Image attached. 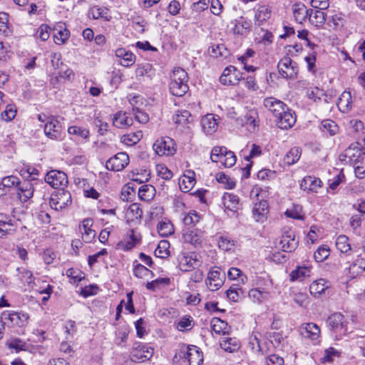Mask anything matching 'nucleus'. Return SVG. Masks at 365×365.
Segmentation results:
<instances>
[{"label":"nucleus","mask_w":365,"mask_h":365,"mask_svg":"<svg viewBox=\"0 0 365 365\" xmlns=\"http://www.w3.org/2000/svg\"><path fill=\"white\" fill-rule=\"evenodd\" d=\"M17 190L20 200L23 202H26L33 197L34 187L31 181L24 180L22 182H20Z\"/></svg>","instance_id":"obj_25"},{"label":"nucleus","mask_w":365,"mask_h":365,"mask_svg":"<svg viewBox=\"0 0 365 365\" xmlns=\"http://www.w3.org/2000/svg\"><path fill=\"white\" fill-rule=\"evenodd\" d=\"M310 268L306 266L297 267L289 274L292 282H302L310 276Z\"/></svg>","instance_id":"obj_37"},{"label":"nucleus","mask_w":365,"mask_h":365,"mask_svg":"<svg viewBox=\"0 0 365 365\" xmlns=\"http://www.w3.org/2000/svg\"><path fill=\"white\" fill-rule=\"evenodd\" d=\"M182 237L185 242L190 243L195 247L202 243L201 236L196 231L190 228L183 230Z\"/></svg>","instance_id":"obj_38"},{"label":"nucleus","mask_w":365,"mask_h":365,"mask_svg":"<svg viewBox=\"0 0 365 365\" xmlns=\"http://www.w3.org/2000/svg\"><path fill=\"white\" fill-rule=\"evenodd\" d=\"M182 359L188 363V365H201L203 361L202 352L198 347L194 345H182L174 359Z\"/></svg>","instance_id":"obj_1"},{"label":"nucleus","mask_w":365,"mask_h":365,"mask_svg":"<svg viewBox=\"0 0 365 365\" xmlns=\"http://www.w3.org/2000/svg\"><path fill=\"white\" fill-rule=\"evenodd\" d=\"M258 113L256 110H249L245 115V122L247 125L252 126L253 129L257 126V119Z\"/></svg>","instance_id":"obj_63"},{"label":"nucleus","mask_w":365,"mask_h":365,"mask_svg":"<svg viewBox=\"0 0 365 365\" xmlns=\"http://www.w3.org/2000/svg\"><path fill=\"white\" fill-rule=\"evenodd\" d=\"M225 293L230 300L232 302H237L240 298V295L242 294V291L237 284H232Z\"/></svg>","instance_id":"obj_57"},{"label":"nucleus","mask_w":365,"mask_h":365,"mask_svg":"<svg viewBox=\"0 0 365 365\" xmlns=\"http://www.w3.org/2000/svg\"><path fill=\"white\" fill-rule=\"evenodd\" d=\"M61 123L53 116L44 125L45 135L51 140H58L61 135Z\"/></svg>","instance_id":"obj_15"},{"label":"nucleus","mask_w":365,"mask_h":365,"mask_svg":"<svg viewBox=\"0 0 365 365\" xmlns=\"http://www.w3.org/2000/svg\"><path fill=\"white\" fill-rule=\"evenodd\" d=\"M210 159L225 168L233 166L237 160L235 153L223 146H215L212 149Z\"/></svg>","instance_id":"obj_2"},{"label":"nucleus","mask_w":365,"mask_h":365,"mask_svg":"<svg viewBox=\"0 0 365 365\" xmlns=\"http://www.w3.org/2000/svg\"><path fill=\"white\" fill-rule=\"evenodd\" d=\"M133 123L132 118L127 116L125 113L119 112L114 115L113 124L118 128H125Z\"/></svg>","instance_id":"obj_36"},{"label":"nucleus","mask_w":365,"mask_h":365,"mask_svg":"<svg viewBox=\"0 0 365 365\" xmlns=\"http://www.w3.org/2000/svg\"><path fill=\"white\" fill-rule=\"evenodd\" d=\"M224 278L225 273L222 274L218 269H210L207 274L206 284L210 290H217L222 286Z\"/></svg>","instance_id":"obj_14"},{"label":"nucleus","mask_w":365,"mask_h":365,"mask_svg":"<svg viewBox=\"0 0 365 365\" xmlns=\"http://www.w3.org/2000/svg\"><path fill=\"white\" fill-rule=\"evenodd\" d=\"M195 173L192 171H188L187 175H183L179 179V186L180 190L187 192L190 191L195 184Z\"/></svg>","instance_id":"obj_31"},{"label":"nucleus","mask_w":365,"mask_h":365,"mask_svg":"<svg viewBox=\"0 0 365 365\" xmlns=\"http://www.w3.org/2000/svg\"><path fill=\"white\" fill-rule=\"evenodd\" d=\"M308 16L312 24L317 27H321L326 21L327 15L324 10L317 9L315 11L310 9Z\"/></svg>","instance_id":"obj_34"},{"label":"nucleus","mask_w":365,"mask_h":365,"mask_svg":"<svg viewBox=\"0 0 365 365\" xmlns=\"http://www.w3.org/2000/svg\"><path fill=\"white\" fill-rule=\"evenodd\" d=\"M173 120L177 127L180 129L190 128L194 121L191 113L187 110H178L173 116Z\"/></svg>","instance_id":"obj_16"},{"label":"nucleus","mask_w":365,"mask_h":365,"mask_svg":"<svg viewBox=\"0 0 365 365\" xmlns=\"http://www.w3.org/2000/svg\"><path fill=\"white\" fill-rule=\"evenodd\" d=\"M212 329L218 334L228 333L229 327L226 322L217 317H214L210 321Z\"/></svg>","instance_id":"obj_42"},{"label":"nucleus","mask_w":365,"mask_h":365,"mask_svg":"<svg viewBox=\"0 0 365 365\" xmlns=\"http://www.w3.org/2000/svg\"><path fill=\"white\" fill-rule=\"evenodd\" d=\"M188 76L187 72L181 68H175L173 71L170 81L187 83Z\"/></svg>","instance_id":"obj_54"},{"label":"nucleus","mask_w":365,"mask_h":365,"mask_svg":"<svg viewBox=\"0 0 365 365\" xmlns=\"http://www.w3.org/2000/svg\"><path fill=\"white\" fill-rule=\"evenodd\" d=\"M208 52L211 56L215 58H226L229 55V51L223 44L212 45L209 48Z\"/></svg>","instance_id":"obj_48"},{"label":"nucleus","mask_w":365,"mask_h":365,"mask_svg":"<svg viewBox=\"0 0 365 365\" xmlns=\"http://www.w3.org/2000/svg\"><path fill=\"white\" fill-rule=\"evenodd\" d=\"M337 106L342 113H348L352 109L353 101L351 92L344 91L339 96Z\"/></svg>","instance_id":"obj_27"},{"label":"nucleus","mask_w":365,"mask_h":365,"mask_svg":"<svg viewBox=\"0 0 365 365\" xmlns=\"http://www.w3.org/2000/svg\"><path fill=\"white\" fill-rule=\"evenodd\" d=\"M346 22V16L341 13H337L331 16L328 24L333 26L334 29H340L344 27Z\"/></svg>","instance_id":"obj_47"},{"label":"nucleus","mask_w":365,"mask_h":365,"mask_svg":"<svg viewBox=\"0 0 365 365\" xmlns=\"http://www.w3.org/2000/svg\"><path fill=\"white\" fill-rule=\"evenodd\" d=\"M142 132L138 131L127 135H123L121 137V142L127 145H133L136 144L142 138Z\"/></svg>","instance_id":"obj_52"},{"label":"nucleus","mask_w":365,"mask_h":365,"mask_svg":"<svg viewBox=\"0 0 365 365\" xmlns=\"http://www.w3.org/2000/svg\"><path fill=\"white\" fill-rule=\"evenodd\" d=\"M170 284V279L168 277L158 278L146 284V288L149 290L155 291L162 287L168 286Z\"/></svg>","instance_id":"obj_51"},{"label":"nucleus","mask_w":365,"mask_h":365,"mask_svg":"<svg viewBox=\"0 0 365 365\" xmlns=\"http://www.w3.org/2000/svg\"><path fill=\"white\" fill-rule=\"evenodd\" d=\"M116 58L120 59L119 63L125 67H129L135 62V56L124 48H119L115 52Z\"/></svg>","instance_id":"obj_26"},{"label":"nucleus","mask_w":365,"mask_h":365,"mask_svg":"<svg viewBox=\"0 0 365 365\" xmlns=\"http://www.w3.org/2000/svg\"><path fill=\"white\" fill-rule=\"evenodd\" d=\"M272 11L268 6H260L255 14V24L261 26L271 17Z\"/></svg>","instance_id":"obj_30"},{"label":"nucleus","mask_w":365,"mask_h":365,"mask_svg":"<svg viewBox=\"0 0 365 365\" xmlns=\"http://www.w3.org/2000/svg\"><path fill=\"white\" fill-rule=\"evenodd\" d=\"M240 73L232 66L227 67L220 78V81L223 85H235L240 81Z\"/></svg>","instance_id":"obj_19"},{"label":"nucleus","mask_w":365,"mask_h":365,"mask_svg":"<svg viewBox=\"0 0 365 365\" xmlns=\"http://www.w3.org/2000/svg\"><path fill=\"white\" fill-rule=\"evenodd\" d=\"M45 181L53 188L63 187L68 182L66 174L56 170L48 172L45 177Z\"/></svg>","instance_id":"obj_9"},{"label":"nucleus","mask_w":365,"mask_h":365,"mask_svg":"<svg viewBox=\"0 0 365 365\" xmlns=\"http://www.w3.org/2000/svg\"><path fill=\"white\" fill-rule=\"evenodd\" d=\"M16 270L18 272V277L23 283L31 284L34 282V277L31 270L25 267H19Z\"/></svg>","instance_id":"obj_50"},{"label":"nucleus","mask_w":365,"mask_h":365,"mask_svg":"<svg viewBox=\"0 0 365 365\" xmlns=\"http://www.w3.org/2000/svg\"><path fill=\"white\" fill-rule=\"evenodd\" d=\"M264 106L269 110L275 117L279 115L281 112H283L287 106L282 101L273 98L268 97L264 100Z\"/></svg>","instance_id":"obj_24"},{"label":"nucleus","mask_w":365,"mask_h":365,"mask_svg":"<svg viewBox=\"0 0 365 365\" xmlns=\"http://www.w3.org/2000/svg\"><path fill=\"white\" fill-rule=\"evenodd\" d=\"M227 276L230 279H239L241 284H244L247 281V276L242 274V272L236 267H231L227 272Z\"/></svg>","instance_id":"obj_58"},{"label":"nucleus","mask_w":365,"mask_h":365,"mask_svg":"<svg viewBox=\"0 0 365 365\" xmlns=\"http://www.w3.org/2000/svg\"><path fill=\"white\" fill-rule=\"evenodd\" d=\"M322 186V180L317 177L305 176L300 183V188L307 192H318V190Z\"/></svg>","instance_id":"obj_17"},{"label":"nucleus","mask_w":365,"mask_h":365,"mask_svg":"<svg viewBox=\"0 0 365 365\" xmlns=\"http://www.w3.org/2000/svg\"><path fill=\"white\" fill-rule=\"evenodd\" d=\"M336 247L341 252L346 253L351 250L349 238L345 235H339L336 238Z\"/></svg>","instance_id":"obj_56"},{"label":"nucleus","mask_w":365,"mask_h":365,"mask_svg":"<svg viewBox=\"0 0 365 365\" xmlns=\"http://www.w3.org/2000/svg\"><path fill=\"white\" fill-rule=\"evenodd\" d=\"M220 346L225 351L232 353L237 351L240 347V344L237 339L227 337L220 341Z\"/></svg>","instance_id":"obj_44"},{"label":"nucleus","mask_w":365,"mask_h":365,"mask_svg":"<svg viewBox=\"0 0 365 365\" xmlns=\"http://www.w3.org/2000/svg\"><path fill=\"white\" fill-rule=\"evenodd\" d=\"M268 212V203L265 200L255 204L252 209L253 217L257 222H263Z\"/></svg>","instance_id":"obj_29"},{"label":"nucleus","mask_w":365,"mask_h":365,"mask_svg":"<svg viewBox=\"0 0 365 365\" xmlns=\"http://www.w3.org/2000/svg\"><path fill=\"white\" fill-rule=\"evenodd\" d=\"M170 93L175 96H182L188 91L187 83H181L176 81H170Z\"/></svg>","instance_id":"obj_45"},{"label":"nucleus","mask_w":365,"mask_h":365,"mask_svg":"<svg viewBox=\"0 0 365 365\" xmlns=\"http://www.w3.org/2000/svg\"><path fill=\"white\" fill-rule=\"evenodd\" d=\"M169 248V242L168 240H161L155 250V255L159 258H166L170 255Z\"/></svg>","instance_id":"obj_49"},{"label":"nucleus","mask_w":365,"mask_h":365,"mask_svg":"<svg viewBox=\"0 0 365 365\" xmlns=\"http://www.w3.org/2000/svg\"><path fill=\"white\" fill-rule=\"evenodd\" d=\"M292 11L295 21L302 24L309 16V10L306 8L304 4L299 2L293 5Z\"/></svg>","instance_id":"obj_33"},{"label":"nucleus","mask_w":365,"mask_h":365,"mask_svg":"<svg viewBox=\"0 0 365 365\" xmlns=\"http://www.w3.org/2000/svg\"><path fill=\"white\" fill-rule=\"evenodd\" d=\"M5 319H8L12 326L22 327L27 324L29 316L27 314L19 312H4Z\"/></svg>","instance_id":"obj_23"},{"label":"nucleus","mask_w":365,"mask_h":365,"mask_svg":"<svg viewBox=\"0 0 365 365\" xmlns=\"http://www.w3.org/2000/svg\"><path fill=\"white\" fill-rule=\"evenodd\" d=\"M219 117L214 114H207L201 120L202 128L208 135L214 133L218 128Z\"/></svg>","instance_id":"obj_21"},{"label":"nucleus","mask_w":365,"mask_h":365,"mask_svg":"<svg viewBox=\"0 0 365 365\" xmlns=\"http://www.w3.org/2000/svg\"><path fill=\"white\" fill-rule=\"evenodd\" d=\"M153 150L160 155L170 156L175 153V142L169 137H163L155 140Z\"/></svg>","instance_id":"obj_7"},{"label":"nucleus","mask_w":365,"mask_h":365,"mask_svg":"<svg viewBox=\"0 0 365 365\" xmlns=\"http://www.w3.org/2000/svg\"><path fill=\"white\" fill-rule=\"evenodd\" d=\"M277 68L279 73L284 78H294L298 73L297 63L287 56L279 61Z\"/></svg>","instance_id":"obj_6"},{"label":"nucleus","mask_w":365,"mask_h":365,"mask_svg":"<svg viewBox=\"0 0 365 365\" xmlns=\"http://www.w3.org/2000/svg\"><path fill=\"white\" fill-rule=\"evenodd\" d=\"M200 220V216L195 211H190L183 217V223L186 226L193 227Z\"/></svg>","instance_id":"obj_64"},{"label":"nucleus","mask_w":365,"mask_h":365,"mask_svg":"<svg viewBox=\"0 0 365 365\" xmlns=\"http://www.w3.org/2000/svg\"><path fill=\"white\" fill-rule=\"evenodd\" d=\"M70 192L63 188L58 189L52 193L50 198V206L56 210H61L71 203Z\"/></svg>","instance_id":"obj_4"},{"label":"nucleus","mask_w":365,"mask_h":365,"mask_svg":"<svg viewBox=\"0 0 365 365\" xmlns=\"http://www.w3.org/2000/svg\"><path fill=\"white\" fill-rule=\"evenodd\" d=\"M70 36V31L64 26V24H59L53 29V39L56 44H64Z\"/></svg>","instance_id":"obj_28"},{"label":"nucleus","mask_w":365,"mask_h":365,"mask_svg":"<svg viewBox=\"0 0 365 365\" xmlns=\"http://www.w3.org/2000/svg\"><path fill=\"white\" fill-rule=\"evenodd\" d=\"M328 282L324 279H319L314 281L309 287L311 294L317 297L322 294L326 289L329 288Z\"/></svg>","instance_id":"obj_39"},{"label":"nucleus","mask_w":365,"mask_h":365,"mask_svg":"<svg viewBox=\"0 0 365 365\" xmlns=\"http://www.w3.org/2000/svg\"><path fill=\"white\" fill-rule=\"evenodd\" d=\"M158 232L162 237H168L173 233L174 228L169 222H160L158 225Z\"/></svg>","instance_id":"obj_59"},{"label":"nucleus","mask_w":365,"mask_h":365,"mask_svg":"<svg viewBox=\"0 0 365 365\" xmlns=\"http://www.w3.org/2000/svg\"><path fill=\"white\" fill-rule=\"evenodd\" d=\"M298 242L295 240L294 236L283 235L280 240V245L284 252H290L295 250Z\"/></svg>","instance_id":"obj_41"},{"label":"nucleus","mask_w":365,"mask_h":365,"mask_svg":"<svg viewBox=\"0 0 365 365\" xmlns=\"http://www.w3.org/2000/svg\"><path fill=\"white\" fill-rule=\"evenodd\" d=\"M236 241L231 240L228 237L222 236L218 240V246L224 251H230L235 248Z\"/></svg>","instance_id":"obj_55"},{"label":"nucleus","mask_w":365,"mask_h":365,"mask_svg":"<svg viewBox=\"0 0 365 365\" xmlns=\"http://www.w3.org/2000/svg\"><path fill=\"white\" fill-rule=\"evenodd\" d=\"M129 163V157L125 153H118L106 162V168L118 172L123 170Z\"/></svg>","instance_id":"obj_11"},{"label":"nucleus","mask_w":365,"mask_h":365,"mask_svg":"<svg viewBox=\"0 0 365 365\" xmlns=\"http://www.w3.org/2000/svg\"><path fill=\"white\" fill-rule=\"evenodd\" d=\"M223 204L227 210L236 212L240 208V199L232 193H225L223 196Z\"/></svg>","instance_id":"obj_35"},{"label":"nucleus","mask_w":365,"mask_h":365,"mask_svg":"<svg viewBox=\"0 0 365 365\" xmlns=\"http://www.w3.org/2000/svg\"><path fill=\"white\" fill-rule=\"evenodd\" d=\"M365 155V149L362 148L359 143H352L344 152L339 155L341 161L345 163H356L359 161L360 158Z\"/></svg>","instance_id":"obj_5"},{"label":"nucleus","mask_w":365,"mask_h":365,"mask_svg":"<svg viewBox=\"0 0 365 365\" xmlns=\"http://www.w3.org/2000/svg\"><path fill=\"white\" fill-rule=\"evenodd\" d=\"M252 30V22L244 16H240L235 21V26L232 29L234 34L241 36H247Z\"/></svg>","instance_id":"obj_20"},{"label":"nucleus","mask_w":365,"mask_h":365,"mask_svg":"<svg viewBox=\"0 0 365 365\" xmlns=\"http://www.w3.org/2000/svg\"><path fill=\"white\" fill-rule=\"evenodd\" d=\"M143 215V210L138 203H132L128 208L125 217L128 221L134 222L140 220Z\"/></svg>","instance_id":"obj_40"},{"label":"nucleus","mask_w":365,"mask_h":365,"mask_svg":"<svg viewBox=\"0 0 365 365\" xmlns=\"http://www.w3.org/2000/svg\"><path fill=\"white\" fill-rule=\"evenodd\" d=\"M329 252L330 250L328 246L322 245L314 252V257L317 262H323L329 257Z\"/></svg>","instance_id":"obj_62"},{"label":"nucleus","mask_w":365,"mask_h":365,"mask_svg":"<svg viewBox=\"0 0 365 365\" xmlns=\"http://www.w3.org/2000/svg\"><path fill=\"white\" fill-rule=\"evenodd\" d=\"M301 149L298 147L292 148L284 157V163L287 165H292L296 163L300 158Z\"/></svg>","instance_id":"obj_46"},{"label":"nucleus","mask_w":365,"mask_h":365,"mask_svg":"<svg viewBox=\"0 0 365 365\" xmlns=\"http://www.w3.org/2000/svg\"><path fill=\"white\" fill-rule=\"evenodd\" d=\"M152 273L150 269L146 268L144 265L135 261L133 262V274L138 278H143Z\"/></svg>","instance_id":"obj_60"},{"label":"nucleus","mask_w":365,"mask_h":365,"mask_svg":"<svg viewBox=\"0 0 365 365\" xmlns=\"http://www.w3.org/2000/svg\"><path fill=\"white\" fill-rule=\"evenodd\" d=\"M141 240V235L139 233H135L133 230H129L125 235L123 240L118 243V249L124 251L130 250L136 245L140 243Z\"/></svg>","instance_id":"obj_12"},{"label":"nucleus","mask_w":365,"mask_h":365,"mask_svg":"<svg viewBox=\"0 0 365 365\" xmlns=\"http://www.w3.org/2000/svg\"><path fill=\"white\" fill-rule=\"evenodd\" d=\"M365 270V259L358 256L349 267V274L351 278H355Z\"/></svg>","instance_id":"obj_32"},{"label":"nucleus","mask_w":365,"mask_h":365,"mask_svg":"<svg viewBox=\"0 0 365 365\" xmlns=\"http://www.w3.org/2000/svg\"><path fill=\"white\" fill-rule=\"evenodd\" d=\"M178 259L179 268L182 272H189L200 264V262L195 253H182L178 256Z\"/></svg>","instance_id":"obj_10"},{"label":"nucleus","mask_w":365,"mask_h":365,"mask_svg":"<svg viewBox=\"0 0 365 365\" xmlns=\"http://www.w3.org/2000/svg\"><path fill=\"white\" fill-rule=\"evenodd\" d=\"M155 194V189L151 185H143L138 189V197L141 200L150 201Z\"/></svg>","instance_id":"obj_43"},{"label":"nucleus","mask_w":365,"mask_h":365,"mask_svg":"<svg viewBox=\"0 0 365 365\" xmlns=\"http://www.w3.org/2000/svg\"><path fill=\"white\" fill-rule=\"evenodd\" d=\"M286 217L294 220H304V214L302 211V207L300 205H294L292 208L287 210L284 212Z\"/></svg>","instance_id":"obj_53"},{"label":"nucleus","mask_w":365,"mask_h":365,"mask_svg":"<svg viewBox=\"0 0 365 365\" xmlns=\"http://www.w3.org/2000/svg\"><path fill=\"white\" fill-rule=\"evenodd\" d=\"M93 221L91 218L84 219L79 225L82 239L86 243L91 242L96 237V231L92 229Z\"/></svg>","instance_id":"obj_18"},{"label":"nucleus","mask_w":365,"mask_h":365,"mask_svg":"<svg viewBox=\"0 0 365 365\" xmlns=\"http://www.w3.org/2000/svg\"><path fill=\"white\" fill-rule=\"evenodd\" d=\"M301 335L311 340H316L320 336V329L314 323H304L299 327Z\"/></svg>","instance_id":"obj_22"},{"label":"nucleus","mask_w":365,"mask_h":365,"mask_svg":"<svg viewBox=\"0 0 365 365\" xmlns=\"http://www.w3.org/2000/svg\"><path fill=\"white\" fill-rule=\"evenodd\" d=\"M93 17L96 19L102 18L109 20L110 18L109 10L106 7L96 6L91 9Z\"/></svg>","instance_id":"obj_61"},{"label":"nucleus","mask_w":365,"mask_h":365,"mask_svg":"<svg viewBox=\"0 0 365 365\" xmlns=\"http://www.w3.org/2000/svg\"><path fill=\"white\" fill-rule=\"evenodd\" d=\"M277 124L281 129H288L292 128L296 122V116L294 113L289 110L287 107L281 112L277 117Z\"/></svg>","instance_id":"obj_13"},{"label":"nucleus","mask_w":365,"mask_h":365,"mask_svg":"<svg viewBox=\"0 0 365 365\" xmlns=\"http://www.w3.org/2000/svg\"><path fill=\"white\" fill-rule=\"evenodd\" d=\"M153 354V349L140 342L133 344L130 352V359L134 362H143L150 359Z\"/></svg>","instance_id":"obj_8"},{"label":"nucleus","mask_w":365,"mask_h":365,"mask_svg":"<svg viewBox=\"0 0 365 365\" xmlns=\"http://www.w3.org/2000/svg\"><path fill=\"white\" fill-rule=\"evenodd\" d=\"M327 323L330 330L336 334V336L341 337L347 334L348 321L340 312L331 314L327 319Z\"/></svg>","instance_id":"obj_3"}]
</instances>
